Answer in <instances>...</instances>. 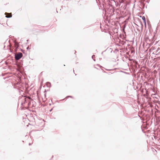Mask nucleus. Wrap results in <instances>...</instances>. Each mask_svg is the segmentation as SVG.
Listing matches in <instances>:
<instances>
[{
  "mask_svg": "<svg viewBox=\"0 0 160 160\" xmlns=\"http://www.w3.org/2000/svg\"><path fill=\"white\" fill-rule=\"evenodd\" d=\"M142 19L143 20V22L144 23L145 27H146V19H145V17L144 16H143L142 17Z\"/></svg>",
  "mask_w": 160,
  "mask_h": 160,
  "instance_id": "nucleus-3",
  "label": "nucleus"
},
{
  "mask_svg": "<svg viewBox=\"0 0 160 160\" xmlns=\"http://www.w3.org/2000/svg\"><path fill=\"white\" fill-rule=\"evenodd\" d=\"M22 56V53L20 52L15 55V58L16 60H18Z\"/></svg>",
  "mask_w": 160,
  "mask_h": 160,
  "instance_id": "nucleus-1",
  "label": "nucleus"
},
{
  "mask_svg": "<svg viewBox=\"0 0 160 160\" xmlns=\"http://www.w3.org/2000/svg\"><path fill=\"white\" fill-rule=\"evenodd\" d=\"M5 14L6 15V17L7 18H11L12 16V13H8L6 12L5 13Z\"/></svg>",
  "mask_w": 160,
  "mask_h": 160,
  "instance_id": "nucleus-2",
  "label": "nucleus"
}]
</instances>
